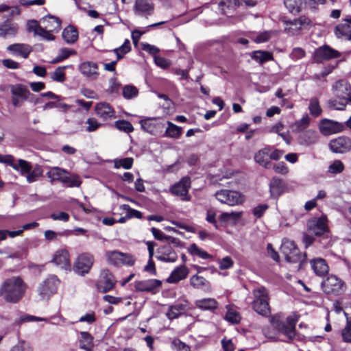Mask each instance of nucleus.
<instances>
[{
	"mask_svg": "<svg viewBox=\"0 0 351 351\" xmlns=\"http://www.w3.org/2000/svg\"><path fill=\"white\" fill-rule=\"evenodd\" d=\"M306 56L305 51L300 47H295L290 53V58L294 60H299Z\"/></svg>",
	"mask_w": 351,
	"mask_h": 351,
	"instance_id": "obj_62",
	"label": "nucleus"
},
{
	"mask_svg": "<svg viewBox=\"0 0 351 351\" xmlns=\"http://www.w3.org/2000/svg\"><path fill=\"white\" fill-rule=\"evenodd\" d=\"M298 319L290 316L287 318L286 322L280 321L274 317L271 319L272 326L279 332L284 335L289 340H291L295 335V324Z\"/></svg>",
	"mask_w": 351,
	"mask_h": 351,
	"instance_id": "obj_4",
	"label": "nucleus"
},
{
	"mask_svg": "<svg viewBox=\"0 0 351 351\" xmlns=\"http://www.w3.org/2000/svg\"><path fill=\"white\" fill-rule=\"evenodd\" d=\"M226 309L227 311L225 315L226 320L232 324H239L241 319L240 313L230 306H227Z\"/></svg>",
	"mask_w": 351,
	"mask_h": 351,
	"instance_id": "obj_38",
	"label": "nucleus"
},
{
	"mask_svg": "<svg viewBox=\"0 0 351 351\" xmlns=\"http://www.w3.org/2000/svg\"><path fill=\"white\" fill-rule=\"evenodd\" d=\"M0 162L6 164L12 167L13 169H16L15 158L12 155H1L0 154Z\"/></svg>",
	"mask_w": 351,
	"mask_h": 351,
	"instance_id": "obj_61",
	"label": "nucleus"
},
{
	"mask_svg": "<svg viewBox=\"0 0 351 351\" xmlns=\"http://www.w3.org/2000/svg\"><path fill=\"white\" fill-rule=\"evenodd\" d=\"M343 314L346 318V325L341 330L342 339L346 343H351V317L346 312Z\"/></svg>",
	"mask_w": 351,
	"mask_h": 351,
	"instance_id": "obj_43",
	"label": "nucleus"
},
{
	"mask_svg": "<svg viewBox=\"0 0 351 351\" xmlns=\"http://www.w3.org/2000/svg\"><path fill=\"white\" fill-rule=\"evenodd\" d=\"M80 348L86 351H92L94 346L92 335L87 332H80Z\"/></svg>",
	"mask_w": 351,
	"mask_h": 351,
	"instance_id": "obj_32",
	"label": "nucleus"
},
{
	"mask_svg": "<svg viewBox=\"0 0 351 351\" xmlns=\"http://www.w3.org/2000/svg\"><path fill=\"white\" fill-rule=\"evenodd\" d=\"M347 103V101H343V99H341L339 101H337L336 99H330L328 101V106L335 110H343Z\"/></svg>",
	"mask_w": 351,
	"mask_h": 351,
	"instance_id": "obj_59",
	"label": "nucleus"
},
{
	"mask_svg": "<svg viewBox=\"0 0 351 351\" xmlns=\"http://www.w3.org/2000/svg\"><path fill=\"white\" fill-rule=\"evenodd\" d=\"M99 66L96 62L92 61H85L78 66V70L80 73L90 80H95L99 73Z\"/></svg>",
	"mask_w": 351,
	"mask_h": 351,
	"instance_id": "obj_16",
	"label": "nucleus"
},
{
	"mask_svg": "<svg viewBox=\"0 0 351 351\" xmlns=\"http://www.w3.org/2000/svg\"><path fill=\"white\" fill-rule=\"evenodd\" d=\"M215 197L217 200L229 206H234L243 202V197L237 191L223 189L216 192Z\"/></svg>",
	"mask_w": 351,
	"mask_h": 351,
	"instance_id": "obj_7",
	"label": "nucleus"
},
{
	"mask_svg": "<svg viewBox=\"0 0 351 351\" xmlns=\"http://www.w3.org/2000/svg\"><path fill=\"white\" fill-rule=\"evenodd\" d=\"M285 185L282 180L274 177L269 182L270 195L274 198H278L285 191Z\"/></svg>",
	"mask_w": 351,
	"mask_h": 351,
	"instance_id": "obj_25",
	"label": "nucleus"
},
{
	"mask_svg": "<svg viewBox=\"0 0 351 351\" xmlns=\"http://www.w3.org/2000/svg\"><path fill=\"white\" fill-rule=\"evenodd\" d=\"M311 267L314 272L318 276H324L328 271V266L325 260L322 258L312 261Z\"/></svg>",
	"mask_w": 351,
	"mask_h": 351,
	"instance_id": "obj_36",
	"label": "nucleus"
},
{
	"mask_svg": "<svg viewBox=\"0 0 351 351\" xmlns=\"http://www.w3.org/2000/svg\"><path fill=\"white\" fill-rule=\"evenodd\" d=\"M10 351H33V348L29 343L25 341H19L17 344L11 348Z\"/></svg>",
	"mask_w": 351,
	"mask_h": 351,
	"instance_id": "obj_57",
	"label": "nucleus"
},
{
	"mask_svg": "<svg viewBox=\"0 0 351 351\" xmlns=\"http://www.w3.org/2000/svg\"><path fill=\"white\" fill-rule=\"evenodd\" d=\"M329 147L333 153L345 154L351 150V138L341 136L336 138L330 140Z\"/></svg>",
	"mask_w": 351,
	"mask_h": 351,
	"instance_id": "obj_11",
	"label": "nucleus"
},
{
	"mask_svg": "<svg viewBox=\"0 0 351 351\" xmlns=\"http://www.w3.org/2000/svg\"><path fill=\"white\" fill-rule=\"evenodd\" d=\"M299 143L308 146L315 144L318 141V134L312 130H308L301 132L298 136Z\"/></svg>",
	"mask_w": 351,
	"mask_h": 351,
	"instance_id": "obj_24",
	"label": "nucleus"
},
{
	"mask_svg": "<svg viewBox=\"0 0 351 351\" xmlns=\"http://www.w3.org/2000/svg\"><path fill=\"white\" fill-rule=\"evenodd\" d=\"M53 262L61 268L66 269L70 266L68 252L65 250L57 251L53 256Z\"/></svg>",
	"mask_w": 351,
	"mask_h": 351,
	"instance_id": "obj_28",
	"label": "nucleus"
},
{
	"mask_svg": "<svg viewBox=\"0 0 351 351\" xmlns=\"http://www.w3.org/2000/svg\"><path fill=\"white\" fill-rule=\"evenodd\" d=\"M340 56L341 53L338 51L325 45L315 49L313 58L315 62L321 63L324 61L339 58Z\"/></svg>",
	"mask_w": 351,
	"mask_h": 351,
	"instance_id": "obj_9",
	"label": "nucleus"
},
{
	"mask_svg": "<svg viewBox=\"0 0 351 351\" xmlns=\"http://www.w3.org/2000/svg\"><path fill=\"white\" fill-rule=\"evenodd\" d=\"M172 346L174 351H190V348L180 339H174L172 341Z\"/></svg>",
	"mask_w": 351,
	"mask_h": 351,
	"instance_id": "obj_60",
	"label": "nucleus"
},
{
	"mask_svg": "<svg viewBox=\"0 0 351 351\" xmlns=\"http://www.w3.org/2000/svg\"><path fill=\"white\" fill-rule=\"evenodd\" d=\"M323 291L326 294L339 295L344 291L343 282L335 276H330L322 283Z\"/></svg>",
	"mask_w": 351,
	"mask_h": 351,
	"instance_id": "obj_8",
	"label": "nucleus"
},
{
	"mask_svg": "<svg viewBox=\"0 0 351 351\" xmlns=\"http://www.w3.org/2000/svg\"><path fill=\"white\" fill-rule=\"evenodd\" d=\"M14 169L20 171L21 175H25L32 170V165L29 162L25 160L19 159L17 162H16V169Z\"/></svg>",
	"mask_w": 351,
	"mask_h": 351,
	"instance_id": "obj_47",
	"label": "nucleus"
},
{
	"mask_svg": "<svg viewBox=\"0 0 351 351\" xmlns=\"http://www.w3.org/2000/svg\"><path fill=\"white\" fill-rule=\"evenodd\" d=\"M345 166L340 160H335L329 165L327 169L328 175H337L344 171Z\"/></svg>",
	"mask_w": 351,
	"mask_h": 351,
	"instance_id": "obj_42",
	"label": "nucleus"
},
{
	"mask_svg": "<svg viewBox=\"0 0 351 351\" xmlns=\"http://www.w3.org/2000/svg\"><path fill=\"white\" fill-rule=\"evenodd\" d=\"M62 37L68 44H73L75 43L78 38V32L77 29L72 25H69L63 30Z\"/></svg>",
	"mask_w": 351,
	"mask_h": 351,
	"instance_id": "obj_37",
	"label": "nucleus"
},
{
	"mask_svg": "<svg viewBox=\"0 0 351 351\" xmlns=\"http://www.w3.org/2000/svg\"><path fill=\"white\" fill-rule=\"evenodd\" d=\"M134 263L135 258L132 254L122 252L121 265L132 266Z\"/></svg>",
	"mask_w": 351,
	"mask_h": 351,
	"instance_id": "obj_64",
	"label": "nucleus"
},
{
	"mask_svg": "<svg viewBox=\"0 0 351 351\" xmlns=\"http://www.w3.org/2000/svg\"><path fill=\"white\" fill-rule=\"evenodd\" d=\"M106 257L108 263L119 266L121 265L122 252L113 250L106 252Z\"/></svg>",
	"mask_w": 351,
	"mask_h": 351,
	"instance_id": "obj_39",
	"label": "nucleus"
},
{
	"mask_svg": "<svg viewBox=\"0 0 351 351\" xmlns=\"http://www.w3.org/2000/svg\"><path fill=\"white\" fill-rule=\"evenodd\" d=\"M69 66H59L53 72L50 73L51 78L56 82H63L65 80L64 69Z\"/></svg>",
	"mask_w": 351,
	"mask_h": 351,
	"instance_id": "obj_49",
	"label": "nucleus"
},
{
	"mask_svg": "<svg viewBox=\"0 0 351 351\" xmlns=\"http://www.w3.org/2000/svg\"><path fill=\"white\" fill-rule=\"evenodd\" d=\"M17 32V26L10 21H6L0 25V36L2 38L14 37Z\"/></svg>",
	"mask_w": 351,
	"mask_h": 351,
	"instance_id": "obj_30",
	"label": "nucleus"
},
{
	"mask_svg": "<svg viewBox=\"0 0 351 351\" xmlns=\"http://www.w3.org/2000/svg\"><path fill=\"white\" fill-rule=\"evenodd\" d=\"M10 91L12 104L16 107L20 106L24 101L27 100L29 95V90L21 84L11 86Z\"/></svg>",
	"mask_w": 351,
	"mask_h": 351,
	"instance_id": "obj_15",
	"label": "nucleus"
},
{
	"mask_svg": "<svg viewBox=\"0 0 351 351\" xmlns=\"http://www.w3.org/2000/svg\"><path fill=\"white\" fill-rule=\"evenodd\" d=\"M133 161V158L130 157L117 159L114 160V168L119 169L121 167L125 169H130L132 167Z\"/></svg>",
	"mask_w": 351,
	"mask_h": 351,
	"instance_id": "obj_50",
	"label": "nucleus"
},
{
	"mask_svg": "<svg viewBox=\"0 0 351 351\" xmlns=\"http://www.w3.org/2000/svg\"><path fill=\"white\" fill-rule=\"evenodd\" d=\"M241 216V213L231 212L223 213L219 217V219L223 222L237 221Z\"/></svg>",
	"mask_w": 351,
	"mask_h": 351,
	"instance_id": "obj_51",
	"label": "nucleus"
},
{
	"mask_svg": "<svg viewBox=\"0 0 351 351\" xmlns=\"http://www.w3.org/2000/svg\"><path fill=\"white\" fill-rule=\"evenodd\" d=\"M94 263V257L92 254L84 253L80 255L75 263L76 271L84 275L89 272Z\"/></svg>",
	"mask_w": 351,
	"mask_h": 351,
	"instance_id": "obj_14",
	"label": "nucleus"
},
{
	"mask_svg": "<svg viewBox=\"0 0 351 351\" xmlns=\"http://www.w3.org/2000/svg\"><path fill=\"white\" fill-rule=\"evenodd\" d=\"M40 22L43 24V28L49 30V32H58L60 29L61 21L59 18L48 15L43 17Z\"/></svg>",
	"mask_w": 351,
	"mask_h": 351,
	"instance_id": "obj_23",
	"label": "nucleus"
},
{
	"mask_svg": "<svg viewBox=\"0 0 351 351\" xmlns=\"http://www.w3.org/2000/svg\"><path fill=\"white\" fill-rule=\"evenodd\" d=\"M308 230L316 236H319L328 230L327 219L325 217L314 218L307 223Z\"/></svg>",
	"mask_w": 351,
	"mask_h": 351,
	"instance_id": "obj_18",
	"label": "nucleus"
},
{
	"mask_svg": "<svg viewBox=\"0 0 351 351\" xmlns=\"http://www.w3.org/2000/svg\"><path fill=\"white\" fill-rule=\"evenodd\" d=\"M116 128L126 133L132 132L134 130V128L130 122L125 120H119L115 122Z\"/></svg>",
	"mask_w": 351,
	"mask_h": 351,
	"instance_id": "obj_53",
	"label": "nucleus"
},
{
	"mask_svg": "<svg viewBox=\"0 0 351 351\" xmlns=\"http://www.w3.org/2000/svg\"><path fill=\"white\" fill-rule=\"evenodd\" d=\"M7 50L14 56H21L25 59L28 58L32 49V47L27 44L16 43L9 45L7 47Z\"/></svg>",
	"mask_w": 351,
	"mask_h": 351,
	"instance_id": "obj_22",
	"label": "nucleus"
},
{
	"mask_svg": "<svg viewBox=\"0 0 351 351\" xmlns=\"http://www.w3.org/2000/svg\"><path fill=\"white\" fill-rule=\"evenodd\" d=\"M27 30L33 32L35 35L38 36L43 31V26H40L36 20L29 21L27 22Z\"/></svg>",
	"mask_w": 351,
	"mask_h": 351,
	"instance_id": "obj_58",
	"label": "nucleus"
},
{
	"mask_svg": "<svg viewBox=\"0 0 351 351\" xmlns=\"http://www.w3.org/2000/svg\"><path fill=\"white\" fill-rule=\"evenodd\" d=\"M133 11L136 16L147 17L154 13V3L152 0H135Z\"/></svg>",
	"mask_w": 351,
	"mask_h": 351,
	"instance_id": "obj_13",
	"label": "nucleus"
},
{
	"mask_svg": "<svg viewBox=\"0 0 351 351\" xmlns=\"http://www.w3.org/2000/svg\"><path fill=\"white\" fill-rule=\"evenodd\" d=\"M138 93V89L132 85H127L123 88V95L127 99L135 97Z\"/></svg>",
	"mask_w": 351,
	"mask_h": 351,
	"instance_id": "obj_55",
	"label": "nucleus"
},
{
	"mask_svg": "<svg viewBox=\"0 0 351 351\" xmlns=\"http://www.w3.org/2000/svg\"><path fill=\"white\" fill-rule=\"evenodd\" d=\"M189 252L193 255H197L203 259H207L210 256L206 252L199 248L196 244L193 243L189 247Z\"/></svg>",
	"mask_w": 351,
	"mask_h": 351,
	"instance_id": "obj_52",
	"label": "nucleus"
},
{
	"mask_svg": "<svg viewBox=\"0 0 351 351\" xmlns=\"http://www.w3.org/2000/svg\"><path fill=\"white\" fill-rule=\"evenodd\" d=\"M195 306L204 311H213L217 308L218 302L214 298H204L196 300Z\"/></svg>",
	"mask_w": 351,
	"mask_h": 351,
	"instance_id": "obj_33",
	"label": "nucleus"
},
{
	"mask_svg": "<svg viewBox=\"0 0 351 351\" xmlns=\"http://www.w3.org/2000/svg\"><path fill=\"white\" fill-rule=\"evenodd\" d=\"M86 123L88 124L86 131L89 132L95 131L101 125V123H99L95 119L93 118L88 119Z\"/></svg>",
	"mask_w": 351,
	"mask_h": 351,
	"instance_id": "obj_63",
	"label": "nucleus"
},
{
	"mask_svg": "<svg viewBox=\"0 0 351 351\" xmlns=\"http://www.w3.org/2000/svg\"><path fill=\"white\" fill-rule=\"evenodd\" d=\"M116 283L114 276L108 269H103L101 271L99 278L97 283V289L106 293L113 289Z\"/></svg>",
	"mask_w": 351,
	"mask_h": 351,
	"instance_id": "obj_12",
	"label": "nucleus"
},
{
	"mask_svg": "<svg viewBox=\"0 0 351 351\" xmlns=\"http://www.w3.org/2000/svg\"><path fill=\"white\" fill-rule=\"evenodd\" d=\"M47 176L51 182L59 181L69 187L79 186L81 184L80 178L77 175H70L67 171L58 167L51 168Z\"/></svg>",
	"mask_w": 351,
	"mask_h": 351,
	"instance_id": "obj_2",
	"label": "nucleus"
},
{
	"mask_svg": "<svg viewBox=\"0 0 351 351\" xmlns=\"http://www.w3.org/2000/svg\"><path fill=\"white\" fill-rule=\"evenodd\" d=\"M156 252V258L162 262L174 263L178 258L176 252L169 245L160 247Z\"/></svg>",
	"mask_w": 351,
	"mask_h": 351,
	"instance_id": "obj_19",
	"label": "nucleus"
},
{
	"mask_svg": "<svg viewBox=\"0 0 351 351\" xmlns=\"http://www.w3.org/2000/svg\"><path fill=\"white\" fill-rule=\"evenodd\" d=\"M255 161L266 169L270 168L271 163L269 158V149L265 148L258 151L254 156Z\"/></svg>",
	"mask_w": 351,
	"mask_h": 351,
	"instance_id": "obj_34",
	"label": "nucleus"
},
{
	"mask_svg": "<svg viewBox=\"0 0 351 351\" xmlns=\"http://www.w3.org/2000/svg\"><path fill=\"white\" fill-rule=\"evenodd\" d=\"M191 187V179L189 177L182 178L178 183L171 186L170 191L172 194L178 196L183 201H189L191 197L189 190Z\"/></svg>",
	"mask_w": 351,
	"mask_h": 351,
	"instance_id": "obj_10",
	"label": "nucleus"
},
{
	"mask_svg": "<svg viewBox=\"0 0 351 351\" xmlns=\"http://www.w3.org/2000/svg\"><path fill=\"white\" fill-rule=\"evenodd\" d=\"M287 24H289L292 26H295L298 29H300L302 26H311L312 22L310 19L305 16H302L298 19L293 21H287Z\"/></svg>",
	"mask_w": 351,
	"mask_h": 351,
	"instance_id": "obj_45",
	"label": "nucleus"
},
{
	"mask_svg": "<svg viewBox=\"0 0 351 351\" xmlns=\"http://www.w3.org/2000/svg\"><path fill=\"white\" fill-rule=\"evenodd\" d=\"M26 285L20 277H12L5 280L0 287V295L9 303H17L23 297Z\"/></svg>",
	"mask_w": 351,
	"mask_h": 351,
	"instance_id": "obj_1",
	"label": "nucleus"
},
{
	"mask_svg": "<svg viewBox=\"0 0 351 351\" xmlns=\"http://www.w3.org/2000/svg\"><path fill=\"white\" fill-rule=\"evenodd\" d=\"M161 285L162 282L160 280L149 279L135 282L134 287L138 291L156 293V289L160 287Z\"/></svg>",
	"mask_w": 351,
	"mask_h": 351,
	"instance_id": "obj_20",
	"label": "nucleus"
},
{
	"mask_svg": "<svg viewBox=\"0 0 351 351\" xmlns=\"http://www.w3.org/2000/svg\"><path fill=\"white\" fill-rule=\"evenodd\" d=\"M241 3L239 0H223L219 3V6L221 8V12L228 16L231 12L230 10L234 11L238 8Z\"/></svg>",
	"mask_w": 351,
	"mask_h": 351,
	"instance_id": "obj_35",
	"label": "nucleus"
},
{
	"mask_svg": "<svg viewBox=\"0 0 351 351\" xmlns=\"http://www.w3.org/2000/svg\"><path fill=\"white\" fill-rule=\"evenodd\" d=\"M281 252L285 255V259L289 263H301L302 256L295 243L287 239L282 240L280 247Z\"/></svg>",
	"mask_w": 351,
	"mask_h": 351,
	"instance_id": "obj_6",
	"label": "nucleus"
},
{
	"mask_svg": "<svg viewBox=\"0 0 351 351\" xmlns=\"http://www.w3.org/2000/svg\"><path fill=\"white\" fill-rule=\"evenodd\" d=\"M308 110L310 114L313 117H318L321 114L322 110L317 97H312L310 99Z\"/></svg>",
	"mask_w": 351,
	"mask_h": 351,
	"instance_id": "obj_44",
	"label": "nucleus"
},
{
	"mask_svg": "<svg viewBox=\"0 0 351 351\" xmlns=\"http://www.w3.org/2000/svg\"><path fill=\"white\" fill-rule=\"evenodd\" d=\"M184 311V306L181 304L173 305L169 307L167 316L169 319H173L177 318L180 315H181Z\"/></svg>",
	"mask_w": 351,
	"mask_h": 351,
	"instance_id": "obj_46",
	"label": "nucleus"
},
{
	"mask_svg": "<svg viewBox=\"0 0 351 351\" xmlns=\"http://www.w3.org/2000/svg\"><path fill=\"white\" fill-rule=\"evenodd\" d=\"M190 284L193 288L202 289L206 292H210L211 290L209 282L202 276L197 275L191 276L190 278Z\"/></svg>",
	"mask_w": 351,
	"mask_h": 351,
	"instance_id": "obj_29",
	"label": "nucleus"
},
{
	"mask_svg": "<svg viewBox=\"0 0 351 351\" xmlns=\"http://www.w3.org/2000/svg\"><path fill=\"white\" fill-rule=\"evenodd\" d=\"M335 34L339 38L351 40V26L348 23H340L335 28Z\"/></svg>",
	"mask_w": 351,
	"mask_h": 351,
	"instance_id": "obj_31",
	"label": "nucleus"
},
{
	"mask_svg": "<svg viewBox=\"0 0 351 351\" xmlns=\"http://www.w3.org/2000/svg\"><path fill=\"white\" fill-rule=\"evenodd\" d=\"M251 57L260 64L273 60V55L269 51H256L252 53Z\"/></svg>",
	"mask_w": 351,
	"mask_h": 351,
	"instance_id": "obj_40",
	"label": "nucleus"
},
{
	"mask_svg": "<svg viewBox=\"0 0 351 351\" xmlns=\"http://www.w3.org/2000/svg\"><path fill=\"white\" fill-rule=\"evenodd\" d=\"M95 112L97 116L104 120H107L114 117V111L108 103H99L95 106Z\"/></svg>",
	"mask_w": 351,
	"mask_h": 351,
	"instance_id": "obj_27",
	"label": "nucleus"
},
{
	"mask_svg": "<svg viewBox=\"0 0 351 351\" xmlns=\"http://www.w3.org/2000/svg\"><path fill=\"white\" fill-rule=\"evenodd\" d=\"M284 4L291 13L298 14L300 11V0H285Z\"/></svg>",
	"mask_w": 351,
	"mask_h": 351,
	"instance_id": "obj_48",
	"label": "nucleus"
},
{
	"mask_svg": "<svg viewBox=\"0 0 351 351\" xmlns=\"http://www.w3.org/2000/svg\"><path fill=\"white\" fill-rule=\"evenodd\" d=\"M47 319L45 318L36 317L30 315H25L24 316H21L19 319L15 321V324L17 325H21L24 322H47Z\"/></svg>",
	"mask_w": 351,
	"mask_h": 351,
	"instance_id": "obj_54",
	"label": "nucleus"
},
{
	"mask_svg": "<svg viewBox=\"0 0 351 351\" xmlns=\"http://www.w3.org/2000/svg\"><path fill=\"white\" fill-rule=\"evenodd\" d=\"M254 300L253 301L254 310L260 315H267L270 312L268 302V293L263 287H257L253 291Z\"/></svg>",
	"mask_w": 351,
	"mask_h": 351,
	"instance_id": "obj_3",
	"label": "nucleus"
},
{
	"mask_svg": "<svg viewBox=\"0 0 351 351\" xmlns=\"http://www.w3.org/2000/svg\"><path fill=\"white\" fill-rule=\"evenodd\" d=\"M60 282V281L56 276H48L38 285L37 291L39 295L43 299H49L56 293Z\"/></svg>",
	"mask_w": 351,
	"mask_h": 351,
	"instance_id": "obj_5",
	"label": "nucleus"
},
{
	"mask_svg": "<svg viewBox=\"0 0 351 351\" xmlns=\"http://www.w3.org/2000/svg\"><path fill=\"white\" fill-rule=\"evenodd\" d=\"M335 95L340 99L346 100L350 98L351 95L350 84L344 80H339L332 86Z\"/></svg>",
	"mask_w": 351,
	"mask_h": 351,
	"instance_id": "obj_17",
	"label": "nucleus"
},
{
	"mask_svg": "<svg viewBox=\"0 0 351 351\" xmlns=\"http://www.w3.org/2000/svg\"><path fill=\"white\" fill-rule=\"evenodd\" d=\"M343 127L341 123L328 119H324L319 123V130L326 136L341 131Z\"/></svg>",
	"mask_w": 351,
	"mask_h": 351,
	"instance_id": "obj_21",
	"label": "nucleus"
},
{
	"mask_svg": "<svg viewBox=\"0 0 351 351\" xmlns=\"http://www.w3.org/2000/svg\"><path fill=\"white\" fill-rule=\"evenodd\" d=\"M189 269L184 265L176 267L167 279L169 283H177L179 281L185 279L189 274Z\"/></svg>",
	"mask_w": 351,
	"mask_h": 351,
	"instance_id": "obj_26",
	"label": "nucleus"
},
{
	"mask_svg": "<svg viewBox=\"0 0 351 351\" xmlns=\"http://www.w3.org/2000/svg\"><path fill=\"white\" fill-rule=\"evenodd\" d=\"M310 118L308 115L303 117L294 124V130L298 132H302L309 125Z\"/></svg>",
	"mask_w": 351,
	"mask_h": 351,
	"instance_id": "obj_56",
	"label": "nucleus"
},
{
	"mask_svg": "<svg viewBox=\"0 0 351 351\" xmlns=\"http://www.w3.org/2000/svg\"><path fill=\"white\" fill-rule=\"evenodd\" d=\"M168 127L165 130V136L169 138H178L182 133V128L176 125L170 121L167 122Z\"/></svg>",
	"mask_w": 351,
	"mask_h": 351,
	"instance_id": "obj_41",
	"label": "nucleus"
}]
</instances>
